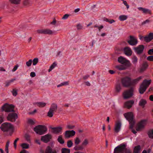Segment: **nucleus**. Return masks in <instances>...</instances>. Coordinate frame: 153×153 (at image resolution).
I'll return each mask as SVG.
<instances>
[{
    "instance_id": "nucleus-12",
    "label": "nucleus",
    "mask_w": 153,
    "mask_h": 153,
    "mask_svg": "<svg viewBox=\"0 0 153 153\" xmlns=\"http://www.w3.org/2000/svg\"><path fill=\"white\" fill-rule=\"evenodd\" d=\"M130 39L127 41L128 43L130 45L134 46L137 43V40L134 36H130Z\"/></svg>"
},
{
    "instance_id": "nucleus-11",
    "label": "nucleus",
    "mask_w": 153,
    "mask_h": 153,
    "mask_svg": "<svg viewBox=\"0 0 153 153\" xmlns=\"http://www.w3.org/2000/svg\"><path fill=\"white\" fill-rule=\"evenodd\" d=\"M146 124V120H143L137 124V127L136 128L137 131H140L143 128Z\"/></svg>"
},
{
    "instance_id": "nucleus-50",
    "label": "nucleus",
    "mask_w": 153,
    "mask_h": 153,
    "mask_svg": "<svg viewBox=\"0 0 153 153\" xmlns=\"http://www.w3.org/2000/svg\"><path fill=\"white\" fill-rule=\"evenodd\" d=\"M25 138L27 141H30V136L29 135L27 134H25Z\"/></svg>"
},
{
    "instance_id": "nucleus-24",
    "label": "nucleus",
    "mask_w": 153,
    "mask_h": 153,
    "mask_svg": "<svg viewBox=\"0 0 153 153\" xmlns=\"http://www.w3.org/2000/svg\"><path fill=\"white\" fill-rule=\"evenodd\" d=\"M143 78L142 76H140L135 79L131 81V85H134L137 84Z\"/></svg>"
},
{
    "instance_id": "nucleus-59",
    "label": "nucleus",
    "mask_w": 153,
    "mask_h": 153,
    "mask_svg": "<svg viewBox=\"0 0 153 153\" xmlns=\"http://www.w3.org/2000/svg\"><path fill=\"white\" fill-rule=\"evenodd\" d=\"M74 126H72L70 125H68L67 126V127L68 129H72L74 127Z\"/></svg>"
},
{
    "instance_id": "nucleus-14",
    "label": "nucleus",
    "mask_w": 153,
    "mask_h": 153,
    "mask_svg": "<svg viewBox=\"0 0 153 153\" xmlns=\"http://www.w3.org/2000/svg\"><path fill=\"white\" fill-rule=\"evenodd\" d=\"M52 138V136L51 134H48L44 136H42L41 140L45 143H47L50 141Z\"/></svg>"
},
{
    "instance_id": "nucleus-58",
    "label": "nucleus",
    "mask_w": 153,
    "mask_h": 153,
    "mask_svg": "<svg viewBox=\"0 0 153 153\" xmlns=\"http://www.w3.org/2000/svg\"><path fill=\"white\" fill-rule=\"evenodd\" d=\"M18 65H16L15 66L14 68L12 70V71L13 72H14L18 68Z\"/></svg>"
},
{
    "instance_id": "nucleus-8",
    "label": "nucleus",
    "mask_w": 153,
    "mask_h": 153,
    "mask_svg": "<svg viewBox=\"0 0 153 153\" xmlns=\"http://www.w3.org/2000/svg\"><path fill=\"white\" fill-rule=\"evenodd\" d=\"M18 116L17 114L15 113H10L7 117V120L12 122H14L18 118Z\"/></svg>"
},
{
    "instance_id": "nucleus-45",
    "label": "nucleus",
    "mask_w": 153,
    "mask_h": 153,
    "mask_svg": "<svg viewBox=\"0 0 153 153\" xmlns=\"http://www.w3.org/2000/svg\"><path fill=\"white\" fill-rule=\"evenodd\" d=\"M38 62V58H34L33 60V65H36Z\"/></svg>"
},
{
    "instance_id": "nucleus-49",
    "label": "nucleus",
    "mask_w": 153,
    "mask_h": 153,
    "mask_svg": "<svg viewBox=\"0 0 153 153\" xmlns=\"http://www.w3.org/2000/svg\"><path fill=\"white\" fill-rule=\"evenodd\" d=\"M147 60L149 61H153V55L148 56L147 58Z\"/></svg>"
},
{
    "instance_id": "nucleus-53",
    "label": "nucleus",
    "mask_w": 153,
    "mask_h": 153,
    "mask_svg": "<svg viewBox=\"0 0 153 153\" xmlns=\"http://www.w3.org/2000/svg\"><path fill=\"white\" fill-rule=\"evenodd\" d=\"M36 32L38 33H41L44 34V29L38 30H37Z\"/></svg>"
},
{
    "instance_id": "nucleus-17",
    "label": "nucleus",
    "mask_w": 153,
    "mask_h": 153,
    "mask_svg": "<svg viewBox=\"0 0 153 153\" xmlns=\"http://www.w3.org/2000/svg\"><path fill=\"white\" fill-rule=\"evenodd\" d=\"M153 39V33H150L147 36L144 37V40L146 42H149Z\"/></svg>"
},
{
    "instance_id": "nucleus-31",
    "label": "nucleus",
    "mask_w": 153,
    "mask_h": 153,
    "mask_svg": "<svg viewBox=\"0 0 153 153\" xmlns=\"http://www.w3.org/2000/svg\"><path fill=\"white\" fill-rule=\"evenodd\" d=\"M21 0H9V2L12 4L16 5L20 4Z\"/></svg>"
},
{
    "instance_id": "nucleus-19",
    "label": "nucleus",
    "mask_w": 153,
    "mask_h": 153,
    "mask_svg": "<svg viewBox=\"0 0 153 153\" xmlns=\"http://www.w3.org/2000/svg\"><path fill=\"white\" fill-rule=\"evenodd\" d=\"M123 51L124 53L127 56H130L132 54V51L130 48L128 47L124 48Z\"/></svg>"
},
{
    "instance_id": "nucleus-42",
    "label": "nucleus",
    "mask_w": 153,
    "mask_h": 153,
    "mask_svg": "<svg viewBox=\"0 0 153 153\" xmlns=\"http://www.w3.org/2000/svg\"><path fill=\"white\" fill-rule=\"evenodd\" d=\"M21 146L22 148L23 149H27L29 148V145L28 144L26 143H22Z\"/></svg>"
},
{
    "instance_id": "nucleus-26",
    "label": "nucleus",
    "mask_w": 153,
    "mask_h": 153,
    "mask_svg": "<svg viewBox=\"0 0 153 153\" xmlns=\"http://www.w3.org/2000/svg\"><path fill=\"white\" fill-rule=\"evenodd\" d=\"M147 88L144 86H143L142 84H141L139 88V92L140 94H143L146 90Z\"/></svg>"
},
{
    "instance_id": "nucleus-56",
    "label": "nucleus",
    "mask_w": 153,
    "mask_h": 153,
    "mask_svg": "<svg viewBox=\"0 0 153 153\" xmlns=\"http://www.w3.org/2000/svg\"><path fill=\"white\" fill-rule=\"evenodd\" d=\"M150 21L149 19H147L146 21H143L141 23L142 25H144L146 23H149Z\"/></svg>"
},
{
    "instance_id": "nucleus-62",
    "label": "nucleus",
    "mask_w": 153,
    "mask_h": 153,
    "mask_svg": "<svg viewBox=\"0 0 153 153\" xmlns=\"http://www.w3.org/2000/svg\"><path fill=\"white\" fill-rule=\"evenodd\" d=\"M36 75V74L34 72H31L30 74V76L32 77L35 76Z\"/></svg>"
},
{
    "instance_id": "nucleus-55",
    "label": "nucleus",
    "mask_w": 153,
    "mask_h": 153,
    "mask_svg": "<svg viewBox=\"0 0 153 153\" xmlns=\"http://www.w3.org/2000/svg\"><path fill=\"white\" fill-rule=\"evenodd\" d=\"M69 15L68 14H65L63 17L62 18V19H67L69 16Z\"/></svg>"
},
{
    "instance_id": "nucleus-37",
    "label": "nucleus",
    "mask_w": 153,
    "mask_h": 153,
    "mask_svg": "<svg viewBox=\"0 0 153 153\" xmlns=\"http://www.w3.org/2000/svg\"><path fill=\"white\" fill-rule=\"evenodd\" d=\"M57 141L61 144H63L64 143V141L62 139V135L59 136L57 139Z\"/></svg>"
},
{
    "instance_id": "nucleus-32",
    "label": "nucleus",
    "mask_w": 153,
    "mask_h": 153,
    "mask_svg": "<svg viewBox=\"0 0 153 153\" xmlns=\"http://www.w3.org/2000/svg\"><path fill=\"white\" fill-rule=\"evenodd\" d=\"M37 105L39 107H43L46 105V103L42 102H37L36 103Z\"/></svg>"
},
{
    "instance_id": "nucleus-13",
    "label": "nucleus",
    "mask_w": 153,
    "mask_h": 153,
    "mask_svg": "<svg viewBox=\"0 0 153 153\" xmlns=\"http://www.w3.org/2000/svg\"><path fill=\"white\" fill-rule=\"evenodd\" d=\"M144 47L143 45H140L137 47L134 48L135 51L138 54H141L143 52Z\"/></svg>"
},
{
    "instance_id": "nucleus-3",
    "label": "nucleus",
    "mask_w": 153,
    "mask_h": 153,
    "mask_svg": "<svg viewBox=\"0 0 153 153\" xmlns=\"http://www.w3.org/2000/svg\"><path fill=\"white\" fill-rule=\"evenodd\" d=\"M126 143L119 145L114 148L113 153H124L128 149L126 148Z\"/></svg>"
},
{
    "instance_id": "nucleus-6",
    "label": "nucleus",
    "mask_w": 153,
    "mask_h": 153,
    "mask_svg": "<svg viewBox=\"0 0 153 153\" xmlns=\"http://www.w3.org/2000/svg\"><path fill=\"white\" fill-rule=\"evenodd\" d=\"M134 89V88L132 87L125 91L123 94V99H127L131 98L133 95Z\"/></svg>"
},
{
    "instance_id": "nucleus-60",
    "label": "nucleus",
    "mask_w": 153,
    "mask_h": 153,
    "mask_svg": "<svg viewBox=\"0 0 153 153\" xmlns=\"http://www.w3.org/2000/svg\"><path fill=\"white\" fill-rule=\"evenodd\" d=\"M123 3L124 4V5L126 6L127 9L129 7V6L127 4L126 1H123Z\"/></svg>"
},
{
    "instance_id": "nucleus-40",
    "label": "nucleus",
    "mask_w": 153,
    "mask_h": 153,
    "mask_svg": "<svg viewBox=\"0 0 153 153\" xmlns=\"http://www.w3.org/2000/svg\"><path fill=\"white\" fill-rule=\"evenodd\" d=\"M57 65V64L56 62H54L53 64L51 66L49 69L48 70V72H50L55 66Z\"/></svg>"
},
{
    "instance_id": "nucleus-2",
    "label": "nucleus",
    "mask_w": 153,
    "mask_h": 153,
    "mask_svg": "<svg viewBox=\"0 0 153 153\" xmlns=\"http://www.w3.org/2000/svg\"><path fill=\"white\" fill-rule=\"evenodd\" d=\"M124 116L129 122V128L131 129H133L135 123L133 113L131 112H129L125 113L124 114Z\"/></svg>"
},
{
    "instance_id": "nucleus-20",
    "label": "nucleus",
    "mask_w": 153,
    "mask_h": 153,
    "mask_svg": "<svg viewBox=\"0 0 153 153\" xmlns=\"http://www.w3.org/2000/svg\"><path fill=\"white\" fill-rule=\"evenodd\" d=\"M138 9L142 11L143 13L145 14H151V11L148 9L143 8L142 7H139L138 8Z\"/></svg>"
},
{
    "instance_id": "nucleus-39",
    "label": "nucleus",
    "mask_w": 153,
    "mask_h": 153,
    "mask_svg": "<svg viewBox=\"0 0 153 153\" xmlns=\"http://www.w3.org/2000/svg\"><path fill=\"white\" fill-rule=\"evenodd\" d=\"M127 16L124 15H121L119 17L120 20L121 21L126 20L127 19Z\"/></svg>"
},
{
    "instance_id": "nucleus-61",
    "label": "nucleus",
    "mask_w": 153,
    "mask_h": 153,
    "mask_svg": "<svg viewBox=\"0 0 153 153\" xmlns=\"http://www.w3.org/2000/svg\"><path fill=\"white\" fill-rule=\"evenodd\" d=\"M77 27L78 30H80L82 29V26L80 24H78L77 25Z\"/></svg>"
},
{
    "instance_id": "nucleus-15",
    "label": "nucleus",
    "mask_w": 153,
    "mask_h": 153,
    "mask_svg": "<svg viewBox=\"0 0 153 153\" xmlns=\"http://www.w3.org/2000/svg\"><path fill=\"white\" fill-rule=\"evenodd\" d=\"M75 134V132L73 130L66 131L65 132V138H69L71 137L74 136Z\"/></svg>"
},
{
    "instance_id": "nucleus-1",
    "label": "nucleus",
    "mask_w": 153,
    "mask_h": 153,
    "mask_svg": "<svg viewBox=\"0 0 153 153\" xmlns=\"http://www.w3.org/2000/svg\"><path fill=\"white\" fill-rule=\"evenodd\" d=\"M4 132H9L8 135L11 136L13 132V127L10 123H5L2 124L0 127Z\"/></svg>"
},
{
    "instance_id": "nucleus-35",
    "label": "nucleus",
    "mask_w": 153,
    "mask_h": 153,
    "mask_svg": "<svg viewBox=\"0 0 153 153\" xmlns=\"http://www.w3.org/2000/svg\"><path fill=\"white\" fill-rule=\"evenodd\" d=\"M89 144V141L86 138L83 140V142H82V146L85 147L86 146L88 145Z\"/></svg>"
},
{
    "instance_id": "nucleus-43",
    "label": "nucleus",
    "mask_w": 153,
    "mask_h": 153,
    "mask_svg": "<svg viewBox=\"0 0 153 153\" xmlns=\"http://www.w3.org/2000/svg\"><path fill=\"white\" fill-rule=\"evenodd\" d=\"M73 145V143L71 140H68L67 142V146L68 148H70Z\"/></svg>"
},
{
    "instance_id": "nucleus-21",
    "label": "nucleus",
    "mask_w": 153,
    "mask_h": 153,
    "mask_svg": "<svg viewBox=\"0 0 153 153\" xmlns=\"http://www.w3.org/2000/svg\"><path fill=\"white\" fill-rule=\"evenodd\" d=\"M151 82V80H148L145 79L143 81L141 84H142L143 86H144L147 88L150 84Z\"/></svg>"
},
{
    "instance_id": "nucleus-51",
    "label": "nucleus",
    "mask_w": 153,
    "mask_h": 153,
    "mask_svg": "<svg viewBox=\"0 0 153 153\" xmlns=\"http://www.w3.org/2000/svg\"><path fill=\"white\" fill-rule=\"evenodd\" d=\"M28 122L32 125H33L35 124V122L33 121L31 119H29L28 120Z\"/></svg>"
},
{
    "instance_id": "nucleus-4",
    "label": "nucleus",
    "mask_w": 153,
    "mask_h": 153,
    "mask_svg": "<svg viewBox=\"0 0 153 153\" xmlns=\"http://www.w3.org/2000/svg\"><path fill=\"white\" fill-rule=\"evenodd\" d=\"M33 130L36 133L42 135L46 131L47 128L45 126L39 125L34 128Z\"/></svg>"
},
{
    "instance_id": "nucleus-63",
    "label": "nucleus",
    "mask_w": 153,
    "mask_h": 153,
    "mask_svg": "<svg viewBox=\"0 0 153 153\" xmlns=\"http://www.w3.org/2000/svg\"><path fill=\"white\" fill-rule=\"evenodd\" d=\"M10 82L9 81H7L5 82V86L6 87H7L10 85Z\"/></svg>"
},
{
    "instance_id": "nucleus-29",
    "label": "nucleus",
    "mask_w": 153,
    "mask_h": 153,
    "mask_svg": "<svg viewBox=\"0 0 153 153\" xmlns=\"http://www.w3.org/2000/svg\"><path fill=\"white\" fill-rule=\"evenodd\" d=\"M84 147L82 144L80 145L76 146L74 148V149L76 151L82 150L84 149Z\"/></svg>"
},
{
    "instance_id": "nucleus-54",
    "label": "nucleus",
    "mask_w": 153,
    "mask_h": 153,
    "mask_svg": "<svg viewBox=\"0 0 153 153\" xmlns=\"http://www.w3.org/2000/svg\"><path fill=\"white\" fill-rule=\"evenodd\" d=\"M19 139L18 138H17L14 141L13 144L14 147L15 148H16V143L19 140Z\"/></svg>"
},
{
    "instance_id": "nucleus-25",
    "label": "nucleus",
    "mask_w": 153,
    "mask_h": 153,
    "mask_svg": "<svg viewBox=\"0 0 153 153\" xmlns=\"http://www.w3.org/2000/svg\"><path fill=\"white\" fill-rule=\"evenodd\" d=\"M148 65L147 62H144L142 65V66L140 69V72H142L145 71L147 68Z\"/></svg>"
},
{
    "instance_id": "nucleus-16",
    "label": "nucleus",
    "mask_w": 153,
    "mask_h": 153,
    "mask_svg": "<svg viewBox=\"0 0 153 153\" xmlns=\"http://www.w3.org/2000/svg\"><path fill=\"white\" fill-rule=\"evenodd\" d=\"M134 103V101L133 100H130L125 103L124 106L125 108L130 109L132 107Z\"/></svg>"
},
{
    "instance_id": "nucleus-33",
    "label": "nucleus",
    "mask_w": 153,
    "mask_h": 153,
    "mask_svg": "<svg viewBox=\"0 0 153 153\" xmlns=\"http://www.w3.org/2000/svg\"><path fill=\"white\" fill-rule=\"evenodd\" d=\"M53 31L49 29H44V34H52Z\"/></svg>"
},
{
    "instance_id": "nucleus-48",
    "label": "nucleus",
    "mask_w": 153,
    "mask_h": 153,
    "mask_svg": "<svg viewBox=\"0 0 153 153\" xmlns=\"http://www.w3.org/2000/svg\"><path fill=\"white\" fill-rule=\"evenodd\" d=\"M32 63V60L30 59L27 62H26V65L27 67L30 66Z\"/></svg>"
},
{
    "instance_id": "nucleus-30",
    "label": "nucleus",
    "mask_w": 153,
    "mask_h": 153,
    "mask_svg": "<svg viewBox=\"0 0 153 153\" xmlns=\"http://www.w3.org/2000/svg\"><path fill=\"white\" fill-rule=\"evenodd\" d=\"M146 103L147 102L146 100L143 99H141L139 102V106L143 107Z\"/></svg>"
},
{
    "instance_id": "nucleus-22",
    "label": "nucleus",
    "mask_w": 153,
    "mask_h": 153,
    "mask_svg": "<svg viewBox=\"0 0 153 153\" xmlns=\"http://www.w3.org/2000/svg\"><path fill=\"white\" fill-rule=\"evenodd\" d=\"M53 130L52 133L55 134H57L61 132L62 129L61 127H57L53 128H52Z\"/></svg>"
},
{
    "instance_id": "nucleus-57",
    "label": "nucleus",
    "mask_w": 153,
    "mask_h": 153,
    "mask_svg": "<svg viewBox=\"0 0 153 153\" xmlns=\"http://www.w3.org/2000/svg\"><path fill=\"white\" fill-rule=\"evenodd\" d=\"M148 53L149 55H153V49H151L149 50L148 52Z\"/></svg>"
},
{
    "instance_id": "nucleus-7",
    "label": "nucleus",
    "mask_w": 153,
    "mask_h": 153,
    "mask_svg": "<svg viewBox=\"0 0 153 153\" xmlns=\"http://www.w3.org/2000/svg\"><path fill=\"white\" fill-rule=\"evenodd\" d=\"M57 108V106L55 103H52L50 107L49 111L48 113L47 116L50 117H51L53 116V113L56 112Z\"/></svg>"
},
{
    "instance_id": "nucleus-36",
    "label": "nucleus",
    "mask_w": 153,
    "mask_h": 153,
    "mask_svg": "<svg viewBox=\"0 0 153 153\" xmlns=\"http://www.w3.org/2000/svg\"><path fill=\"white\" fill-rule=\"evenodd\" d=\"M147 134L149 138L153 139V129L149 130L148 131Z\"/></svg>"
},
{
    "instance_id": "nucleus-34",
    "label": "nucleus",
    "mask_w": 153,
    "mask_h": 153,
    "mask_svg": "<svg viewBox=\"0 0 153 153\" xmlns=\"http://www.w3.org/2000/svg\"><path fill=\"white\" fill-rule=\"evenodd\" d=\"M115 89L116 92L119 93L120 92L121 89V85L120 83H117L116 85Z\"/></svg>"
},
{
    "instance_id": "nucleus-46",
    "label": "nucleus",
    "mask_w": 153,
    "mask_h": 153,
    "mask_svg": "<svg viewBox=\"0 0 153 153\" xmlns=\"http://www.w3.org/2000/svg\"><path fill=\"white\" fill-rule=\"evenodd\" d=\"M17 90H16L14 89L13 90V91H12V93L13 95L15 96H16L17 94Z\"/></svg>"
},
{
    "instance_id": "nucleus-64",
    "label": "nucleus",
    "mask_w": 153,
    "mask_h": 153,
    "mask_svg": "<svg viewBox=\"0 0 153 153\" xmlns=\"http://www.w3.org/2000/svg\"><path fill=\"white\" fill-rule=\"evenodd\" d=\"M20 153H28V152L27 151H26L25 149H23L22 151H21L20 152Z\"/></svg>"
},
{
    "instance_id": "nucleus-28",
    "label": "nucleus",
    "mask_w": 153,
    "mask_h": 153,
    "mask_svg": "<svg viewBox=\"0 0 153 153\" xmlns=\"http://www.w3.org/2000/svg\"><path fill=\"white\" fill-rule=\"evenodd\" d=\"M129 67H127L126 66L123 65H117L116 66L115 68L119 70H125L127 69V68Z\"/></svg>"
},
{
    "instance_id": "nucleus-44",
    "label": "nucleus",
    "mask_w": 153,
    "mask_h": 153,
    "mask_svg": "<svg viewBox=\"0 0 153 153\" xmlns=\"http://www.w3.org/2000/svg\"><path fill=\"white\" fill-rule=\"evenodd\" d=\"M80 142L81 141L79 138L77 137L75 140L74 143L76 145H78L80 143Z\"/></svg>"
},
{
    "instance_id": "nucleus-5",
    "label": "nucleus",
    "mask_w": 153,
    "mask_h": 153,
    "mask_svg": "<svg viewBox=\"0 0 153 153\" xmlns=\"http://www.w3.org/2000/svg\"><path fill=\"white\" fill-rule=\"evenodd\" d=\"M15 106L12 104H8L6 103L4 104L1 107L2 111L5 112H15L14 110Z\"/></svg>"
},
{
    "instance_id": "nucleus-41",
    "label": "nucleus",
    "mask_w": 153,
    "mask_h": 153,
    "mask_svg": "<svg viewBox=\"0 0 153 153\" xmlns=\"http://www.w3.org/2000/svg\"><path fill=\"white\" fill-rule=\"evenodd\" d=\"M10 143L9 140H8L6 143L5 148V151L7 153H8L9 150H8V147L9 146V144Z\"/></svg>"
},
{
    "instance_id": "nucleus-47",
    "label": "nucleus",
    "mask_w": 153,
    "mask_h": 153,
    "mask_svg": "<svg viewBox=\"0 0 153 153\" xmlns=\"http://www.w3.org/2000/svg\"><path fill=\"white\" fill-rule=\"evenodd\" d=\"M123 50L122 48H117L115 51V53L117 54H120L121 51Z\"/></svg>"
},
{
    "instance_id": "nucleus-23",
    "label": "nucleus",
    "mask_w": 153,
    "mask_h": 153,
    "mask_svg": "<svg viewBox=\"0 0 153 153\" xmlns=\"http://www.w3.org/2000/svg\"><path fill=\"white\" fill-rule=\"evenodd\" d=\"M31 4L32 2L30 0H23V4L24 6L28 7Z\"/></svg>"
},
{
    "instance_id": "nucleus-38",
    "label": "nucleus",
    "mask_w": 153,
    "mask_h": 153,
    "mask_svg": "<svg viewBox=\"0 0 153 153\" xmlns=\"http://www.w3.org/2000/svg\"><path fill=\"white\" fill-rule=\"evenodd\" d=\"M61 152L62 153H70V150L68 149L62 148L61 150Z\"/></svg>"
},
{
    "instance_id": "nucleus-52",
    "label": "nucleus",
    "mask_w": 153,
    "mask_h": 153,
    "mask_svg": "<svg viewBox=\"0 0 153 153\" xmlns=\"http://www.w3.org/2000/svg\"><path fill=\"white\" fill-rule=\"evenodd\" d=\"M132 59L133 62L134 63H136L137 62V59L136 56H134Z\"/></svg>"
},
{
    "instance_id": "nucleus-18",
    "label": "nucleus",
    "mask_w": 153,
    "mask_h": 153,
    "mask_svg": "<svg viewBox=\"0 0 153 153\" xmlns=\"http://www.w3.org/2000/svg\"><path fill=\"white\" fill-rule=\"evenodd\" d=\"M121 126V123L118 122L116 123L115 125L114 131L116 133H118L120 131Z\"/></svg>"
},
{
    "instance_id": "nucleus-27",
    "label": "nucleus",
    "mask_w": 153,
    "mask_h": 153,
    "mask_svg": "<svg viewBox=\"0 0 153 153\" xmlns=\"http://www.w3.org/2000/svg\"><path fill=\"white\" fill-rule=\"evenodd\" d=\"M140 149L141 147L140 145L135 146L134 149L133 153H140Z\"/></svg>"
},
{
    "instance_id": "nucleus-9",
    "label": "nucleus",
    "mask_w": 153,
    "mask_h": 153,
    "mask_svg": "<svg viewBox=\"0 0 153 153\" xmlns=\"http://www.w3.org/2000/svg\"><path fill=\"white\" fill-rule=\"evenodd\" d=\"M118 61L120 63L123 64L127 67H130L131 65V64L129 61L121 56L118 58Z\"/></svg>"
},
{
    "instance_id": "nucleus-10",
    "label": "nucleus",
    "mask_w": 153,
    "mask_h": 153,
    "mask_svg": "<svg viewBox=\"0 0 153 153\" xmlns=\"http://www.w3.org/2000/svg\"><path fill=\"white\" fill-rule=\"evenodd\" d=\"M122 84L125 87H128L131 85V78L128 77H124L122 79Z\"/></svg>"
}]
</instances>
